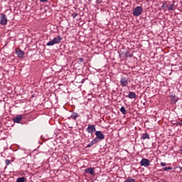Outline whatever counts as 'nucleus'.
I'll use <instances>...</instances> for the list:
<instances>
[{"mask_svg":"<svg viewBox=\"0 0 182 182\" xmlns=\"http://www.w3.org/2000/svg\"><path fill=\"white\" fill-rule=\"evenodd\" d=\"M0 15V25L6 26V25L8 23V18H6V15L4 14H1Z\"/></svg>","mask_w":182,"mask_h":182,"instance_id":"f257e3e1","label":"nucleus"},{"mask_svg":"<svg viewBox=\"0 0 182 182\" xmlns=\"http://www.w3.org/2000/svg\"><path fill=\"white\" fill-rule=\"evenodd\" d=\"M143 12V8L141 6H136L133 11L134 16H140Z\"/></svg>","mask_w":182,"mask_h":182,"instance_id":"f03ea898","label":"nucleus"},{"mask_svg":"<svg viewBox=\"0 0 182 182\" xmlns=\"http://www.w3.org/2000/svg\"><path fill=\"white\" fill-rule=\"evenodd\" d=\"M16 53L20 59H23L25 58V52L21 49H16Z\"/></svg>","mask_w":182,"mask_h":182,"instance_id":"7ed1b4c3","label":"nucleus"},{"mask_svg":"<svg viewBox=\"0 0 182 182\" xmlns=\"http://www.w3.org/2000/svg\"><path fill=\"white\" fill-rule=\"evenodd\" d=\"M87 132L90 134H93V133H95V132H96V126L88 125V127H87Z\"/></svg>","mask_w":182,"mask_h":182,"instance_id":"20e7f679","label":"nucleus"},{"mask_svg":"<svg viewBox=\"0 0 182 182\" xmlns=\"http://www.w3.org/2000/svg\"><path fill=\"white\" fill-rule=\"evenodd\" d=\"M140 164L144 167H149V166H150V161L147 159H142L140 161Z\"/></svg>","mask_w":182,"mask_h":182,"instance_id":"39448f33","label":"nucleus"},{"mask_svg":"<svg viewBox=\"0 0 182 182\" xmlns=\"http://www.w3.org/2000/svg\"><path fill=\"white\" fill-rule=\"evenodd\" d=\"M95 136L97 140H103L105 139V135L101 132V131H97L95 132Z\"/></svg>","mask_w":182,"mask_h":182,"instance_id":"423d86ee","label":"nucleus"},{"mask_svg":"<svg viewBox=\"0 0 182 182\" xmlns=\"http://www.w3.org/2000/svg\"><path fill=\"white\" fill-rule=\"evenodd\" d=\"M120 83L122 87H126V86H127V85L129 84V81L126 78L122 77L120 80Z\"/></svg>","mask_w":182,"mask_h":182,"instance_id":"0eeeda50","label":"nucleus"},{"mask_svg":"<svg viewBox=\"0 0 182 182\" xmlns=\"http://www.w3.org/2000/svg\"><path fill=\"white\" fill-rule=\"evenodd\" d=\"M85 173H87L88 174H90L91 176H93L95 174V168H87L85 170Z\"/></svg>","mask_w":182,"mask_h":182,"instance_id":"6e6552de","label":"nucleus"},{"mask_svg":"<svg viewBox=\"0 0 182 182\" xmlns=\"http://www.w3.org/2000/svg\"><path fill=\"white\" fill-rule=\"evenodd\" d=\"M61 41H62V37L60 36L55 37L53 39V42L54 43L55 45H56V43H60Z\"/></svg>","mask_w":182,"mask_h":182,"instance_id":"1a4fd4ad","label":"nucleus"},{"mask_svg":"<svg viewBox=\"0 0 182 182\" xmlns=\"http://www.w3.org/2000/svg\"><path fill=\"white\" fill-rule=\"evenodd\" d=\"M14 123H21V121L22 120V115L18 114L16 116V117L13 119Z\"/></svg>","mask_w":182,"mask_h":182,"instance_id":"9d476101","label":"nucleus"},{"mask_svg":"<svg viewBox=\"0 0 182 182\" xmlns=\"http://www.w3.org/2000/svg\"><path fill=\"white\" fill-rule=\"evenodd\" d=\"M170 99L172 103H177V102L178 101V98H177L176 95H170Z\"/></svg>","mask_w":182,"mask_h":182,"instance_id":"9b49d317","label":"nucleus"},{"mask_svg":"<svg viewBox=\"0 0 182 182\" xmlns=\"http://www.w3.org/2000/svg\"><path fill=\"white\" fill-rule=\"evenodd\" d=\"M127 97H129V99H136V93L134 92H130Z\"/></svg>","mask_w":182,"mask_h":182,"instance_id":"f8f14e48","label":"nucleus"},{"mask_svg":"<svg viewBox=\"0 0 182 182\" xmlns=\"http://www.w3.org/2000/svg\"><path fill=\"white\" fill-rule=\"evenodd\" d=\"M125 58H133V53H130V51H127L124 55Z\"/></svg>","mask_w":182,"mask_h":182,"instance_id":"ddd939ff","label":"nucleus"},{"mask_svg":"<svg viewBox=\"0 0 182 182\" xmlns=\"http://www.w3.org/2000/svg\"><path fill=\"white\" fill-rule=\"evenodd\" d=\"M71 117H72V119H73V120H76V119H77V117H79V114L74 112L71 115Z\"/></svg>","mask_w":182,"mask_h":182,"instance_id":"4468645a","label":"nucleus"},{"mask_svg":"<svg viewBox=\"0 0 182 182\" xmlns=\"http://www.w3.org/2000/svg\"><path fill=\"white\" fill-rule=\"evenodd\" d=\"M26 178L25 177H20L18 178L16 180V182H26Z\"/></svg>","mask_w":182,"mask_h":182,"instance_id":"2eb2a0df","label":"nucleus"},{"mask_svg":"<svg viewBox=\"0 0 182 182\" xmlns=\"http://www.w3.org/2000/svg\"><path fill=\"white\" fill-rule=\"evenodd\" d=\"M167 6L168 11H173L174 9V4H169Z\"/></svg>","mask_w":182,"mask_h":182,"instance_id":"dca6fc26","label":"nucleus"},{"mask_svg":"<svg viewBox=\"0 0 182 182\" xmlns=\"http://www.w3.org/2000/svg\"><path fill=\"white\" fill-rule=\"evenodd\" d=\"M141 138L143 139V140H146V139L150 140V136H149L148 133L144 134Z\"/></svg>","mask_w":182,"mask_h":182,"instance_id":"f3484780","label":"nucleus"},{"mask_svg":"<svg viewBox=\"0 0 182 182\" xmlns=\"http://www.w3.org/2000/svg\"><path fill=\"white\" fill-rule=\"evenodd\" d=\"M119 110L122 113V114H126V113H127L124 107H122Z\"/></svg>","mask_w":182,"mask_h":182,"instance_id":"a211bd4d","label":"nucleus"},{"mask_svg":"<svg viewBox=\"0 0 182 182\" xmlns=\"http://www.w3.org/2000/svg\"><path fill=\"white\" fill-rule=\"evenodd\" d=\"M53 45H55V43L53 42V40L47 43V46H53Z\"/></svg>","mask_w":182,"mask_h":182,"instance_id":"6ab92c4d","label":"nucleus"},{"mask_svg":"<svg viewBox=\"0 0 182 182\" xmlns=\"http://www.w3.org/2000/svg\"><path fill=\"white\" fill-rule=\"evenodd\" d=\"M91 141L92 142V144H96L99 143V139H97V138H95Z\"/></svg>","mask_w":182,"mask_h":182,"instance_id":"aec40b11","label":"nucleus"},{"mask_svg":"<svg viewBox=\"0 0 182 182\" xmlns=\"http://www.w3.org/2000/svg\"><path fill=\"white\" fill-rule=\"evenodd\" d=\"M93 143L92 142V141L90 142L89 144L87 145L86 148L87 149H89V147H92V146H93Z\"/></svg>","mask_w":182,"mask_h":182,"instance_id":"412c9836","label":"nucleus"},{"mask_svg":"<svg viewBox=\"0 0 182 182\" xmlns=\"http://www.w3.org/2000/svg\"><path fill=\"white\" fill-rule=\"evenodd\" d=\"M5 163L6 166H9V164H11V161L9 159H6Z\"/></svg>","mask_w":182,"mask_h":182,"instance_id":"4be33fe9","label":"nucleus"},{"mask_svg":"<svg viewBox=\"0 0 182 182\" xmlns=\"http://www.w3.org/2000/svg\"><path fill=\"white\" fill-rule=\"evenodd\" d=\"M167 170H173V168H171V167H165L164 168V171H167Z\"/></svg>","mask_w":182,"mask_h":182,"instance_id":"5701e85b","label":"nucleus"},{"mask_svg":"<svg viewBox=\"0 0 182 182\" xmlns=\"http://www.w3.org/2000/svg\"><path fill=\"white\" fill-rule=\"evenodd\" d=\"M175 124H176V126H182V121L177 122Z\"/></svg>","mask_w":182,"mask_h":182,"instance_id":"b1692460","label":"nucleus"},{"mask_svg":"<svg viewBox=\"0 0 182 182\" xmlns=\"http://www.w3.org/2000/svg\"><path fill=\"white\" fill-rule=\"evenodd\" d=\"M71 16L73 17V18H76V16H77V13H73L71 14Z\"/></svg>","mask_w":182,"mask_h":182,"instance_id":"393cba45","label":"nucleus"},{"mask_svg":"<svg viewBox=\"0 0 182 182\" xmlns=\"http://www.w3.org/2000/svg\"><path fill=\"white\" fill-rule=\"evenodd\" d=\"M161 166L162 167H164V166H167V164H166V163H164V162H161Z\"/></svg>","mask_w":182,"mask_h":182,"instance_id":"a878e982","label":"nucleus"},{"mask_svg":"<svg viewBox=\"0 0 182 182\" xmlns=\"http://www.w3.org/2000/svg\"><path fill=\"white\" fill-rule=\"evenodd\" d=\"M40 2H48V0H39Z\"/></svg>","mask_w":182,"mask_h":182,"instance_id":"bb28decb","label":"nucleus"},{"mask_svg":"<svg viewBox=\"0 0 182 182\" xmlns=\"http://www.w3.org/2000/svg\"><path fill=\"white\" fill-rule=\"evenodd\" d=\"M80 62L82 63L83 62V58H79Z\"/></svg>","mask_w":182,"mask_h":182,"instance_id":"cd10ccee","label":"nucleus"},{"mask_svg":"<svg viewBox=\"0 0 182 182\" xmlns=\"http://www.w3.org/2000/svg\"><path fill=\"white\" fill-rule=\"evenodd\" d=\"M162 8L164 9V8H166V6L164 4H163Z\"/></svg>","mask_w":182,"mask_h":182,"instance_id":"c85d7f7f","label":"nucleus"},{"mask_svg":"<svg viewBox=\"0 0 182 182\" xmlns=\"http://www.w3.org/2000/svg\"><path fill=\"white\" fill-rule=\"evenodd\" d=\"M179 168H180V170L182 171V167H181V166H180V167H179Z\"/></svg>","mask_w":182,"mask_h":182,"instance_id":"c756f323","label":"nucleus"}]
</instances>
